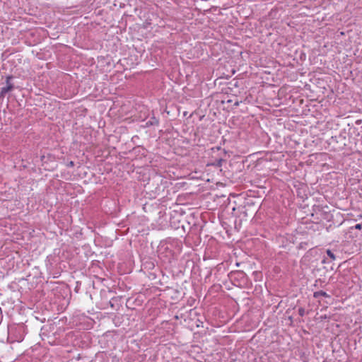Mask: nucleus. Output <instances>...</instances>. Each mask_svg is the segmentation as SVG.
Here are the masks:
<instances>
[{
	"label": "nucleus",
	"mask_w": 362,
	"mask_h": 362,
	"mask_svg": "<svg viewBox=\"0 0 362 362\" xmlns=\"http://www.w3.org/2000/svg\"><path fill=\"white\" fill-rule=\"evenodd\" d=\"M13 78V76L11 75L7 76L6 78V86L2 87L0 91V98H4L6 94L10 91H12L14 88L13 84L11 82V79Z\"/></svg>",
	"instance_id": "obj_1"
},
{
	"label": "nucleus",
	"mask_w": 362,
	"mask_h": 362,
	"mask_svg": "<svg viewBox=\"0 0 362 362\" xmlns=\"http://www.w3.org/2000/svg\"><path fill=\"white\" fill-rule=\"evenodd\" d=\"M321 296L325 297V298H329L330 297V296L329 294H327L325 291H315L313 293V297L315 298H320Z\"/></svg>",
	"instance_id": "obj_2"
},
{
	"label": "nucleus",
	"mask_w": 362,
	"mask_h": 362,
	"mask_svg": "<svg viewBox=\"0 0 362 362\" xmlns=\"http://www.w3.org/2000/svg\"><path fill=\"white\" fill-rule=\"evenodd\" d=\"M159 120L156 117H152L147 122V126L158 125Z\"/></svg>",
	"instance_id": "obj_3"
},
{
	"label": "nucleus",
	"mask_w": 362,
	"mask_h": 362,
	"mask_svg": "<svg viewBox=\"0 0 362 362\" xmlns=\"http://www.w3.org/2000/svg\"><path fill=\"white\" fill-rule=\"evenodd\" d=\"M226 160L223 158H219L216 159L215 161L212 163V165L216 167H221L223 165V163Z\"/></svg>",
	"instance_id": "obj_4"
},
{
	"label": "nucleus",
	"mask_w": 362,
	"mask_h": 362,
	"mask_svg": "<svg viewBox=\"0 0 362 362\" xmlns=\"http://www.w3.org/2000/svg\"><path fill=\"white\" fill-rule=\"evenodd\" d=\"M327 255L333 260H334L336 259V256L330 250H327Z\"/></svg>",
	"instance_id": "obj_5"
},
{
	"label": "nucleus",
	"mask_w": 362,
	"mask_h": 362,
	"mask_svg": "<svg viewBox=\"0 0 362 362\" xmlns=\"http://www.w3.org/2000/svg\"><path fill=\"white\" fill-rule=\"evenodd\" d=\"M298 314L301 317L304 316L305 314V309L303 308H298Z\"/></svg>",
	"instance_id": "obj_6"
},
{
	"label": "nucleus",
	"mask_w": 362,
	"mask_h": 362,
	"mask_svg": "<svg viewBox=\"0 0 362 362\" xmlns=\"http://www.w3.org/2000/svg\"><path fill=\"white\" fill-rule=\"evenodd\" d=\"M354 228L361 230L362 228V223H358L355 225Z\"/></svg>",
	"instance_id": "obj_7"
},
{
	"label": "nucleus",
	"mask_w": 362,
	"mask_h": 362,
	"mask_svg": "<svg viewBox=\"0 0 362 362\" xmlns=\"http://www.w3.org/2000/svg\"><path fill=\"white\" fill-rule=\"evenodd\" d=\"M240 103H241V101H238V100H237V101H235V102L234 105H235V107H238V106L240 105Z\"/></svg>",
	"instance_id": "obj_8"
},
{
	"label": "nucleus",
	"mask_w": 362,
	"mask_h": 362,
	"mask_svg": "<svg viewBox=\"0 0 362 362\" xmlns=\"http://www.w3.org/2000/svg\"><path fill=\"white\" fill-rule=\"evenodd\" d=\"M74 165V163L73 161H70L69 163L68 164V166L73 167Z\"/></svg>",
	"instance_id": "obj_9"
},
{
	"label": "nucleus",
	"mask_w": 362,
	"mask_h": 362,
	"mask_svg": "<svg viewBox=\"0 0 362 362\" xmlns=\"http://www.w3.org/2000/svg\"><path fill=\"white\" fill-rule=\"evenodd\" d=\"M237 274H240V275H243V273H242V272H237Z\"/></svg>",
	"instance_id": "obj_10"
},
{
	"label": "nucleus",
	"mask_w": 362,
	"mask_h": 362,
	"mask_svg": "<svg viewBox=\"0 0 362 362\" xmlns=\"http://www.w3.org/2000/svg\"><path fill=\"white\" fill-rule=\"evenodd\" d=\"M288 319L292 322V320H293L292 317H289Z\"/></svg>",
	"instance_id": "obj_11"
},
{
	"label": "nucleus",
	"mask_w": 362,
	"mask_h": 362,
	"mask_svg": "<svg viewBox=\"0 0 362 362\" xmlns=\"http://www.w3.org/2000/svg\"><path fill=\"white\" fill-rule=\"evenodd\" d=\"M227 102L228 103H232V100H228Z\"/></svg>",
	"instance_id": "obj_12"
}]
</instances>
